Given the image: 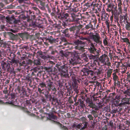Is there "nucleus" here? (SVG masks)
I'll list each match as a JSON object with an SVG mask.
<instances>
[{
  "label": "nucleus",
  "instance_id": "nucleus-1",
  "mask_svg": "<svg viewBox=\"0 0 130 130\" xmlns=\"http://www.w3.org/2000/svg\"><path fill=\"white\" fill-rule=\"evenodd\" d=\"M72 19L69 18L67 21L69 22H73L75 23L76 25L79 24L78 25H75L70 27L69 29L70 31L72 32L73 35V37L76 39L78 38L80 36V34H82L86 35V33H84V32H80V29L83 27V25L80 24L82 23V22L80 18L71 15Z\"/></svg>",
  "mask_w": 130,
  "mask_h": 130
},
{
  "label": "nucleus",
  "instance_id": "nucleus-2",
  "mask_svg": "<svg viewBox=\"0 0 130 130\" xmlns=\"http://www.w3.org/2000/svg\"><path fill=\"white\" fill-rule=\"evenodd\" d=\"M56 67L59 71L62 77L66 78H70L73 81L76 80L75 79V76L72 73H68V65L65 64L62 66L58 65Z\"/></svg>",
  "mask_w": 130,
  "mask_h": 130
},
{
  "label": "nucleus",
  "instance_id": "nucleus-3",
  "mask_svg": "<svg viewBox=\"0 0 130 130\" xmlns=\"http://www.w3.org/2000/svg\"><path fill=\"white\" fill-rule=\"evenodd\" d=\"M24 13L25 14H26L27 15V22L28 26L33 27H36L37 25L33 20L35 19L36 17L34 12L29 10L28 11H25Z\"/></svg>",
  "mask_w": 130,
  "mask_h": 130
},
{
  "label": "nucleus",
  "instance_id": "nucleus-4",
  "mask_svg": "<svg viewBox=\"0 0 130 130\" xmlns=\"http://www.w3.org/2000/svg\"><path fill=\"white\" fill-rule=\"evenodd\" d=\"M85 62H88V58L86 57H84L80 58L79 56L76 55H74L71 57L69 60V62L72 65H76L77 63L82 62L81 61Z\"/></svg>",
  "mask_w": 130,
  "mask_h": 130
},
{
  "label": "nucleus",
  "instance_id": "nucleus-5",
  "mask_svg": "<svg viewBox=\"0 0 130 130\" xmlns=\"http://www.w3.org/2000/svg\"><path fill=\"white\" fill-rule=\"evenodd\" d=\"M86 105L87 109L89 110L91 108L92 110H95L97 111L102 108L103 105L101 104L98 103L96 105L94 103L93 101L89 98H88L86 100Z\"/></svg>",
  "mask_w": 130,
  "mask_h": 130
},
{
  "label": "nucleus",
  "instance_id": "nucleus-6",
  "mask_svg": "<svg viewBox=\"0 0 130 130\" xmlns=\"http://www.w3.org/2000/svg\"><path fill=\"white\" fill-rule=\"evenodd\" d=\"M105 53L106 54H102L99 57H98V60L100 62V64L101 63L103 65L107 66L109 67L111 66V63L107 55L108 52L106 51Z\"/></svg>",
  "mask_w": 130,
  "mask_h": 130
},
{
  "label": "nucleus",
  "instance_id": "nucleus-7",
  "mask_svg": "<svg viewBox=\"0 0 130 130\" xmlns=\"http://www.w3.org/2000/svg\"><path fill=\"white\" fill-rule=\"evenodd\" d=\"M9 61H7L6 62H3L1 64L2 69L5 71H6L10 73L13 75L15 74V71L13 67L11 68L10 64L9 63Z\"/></svg>",
  "mask_w": 130,
  "mask_h": 130
},
{
  "label": "nucleus",
  "instance_id": "nucleus-8",
  "mask_svg": "<svg viewBox=\"0 0 130 130\" xmlns=\"http://www.w3.org/2000/svg\"><path fill=\"white\" fill-rule=\"evenodd\" d=\"M46 87V86L45 83L41 81L40 82L38 85V91L40 94H44L46 99H48L49 96V92L44 88Z\"/></svg>",
  "mask_w": 130,
  "mask_h": 130
},
{
  "label": "nucleus",
  "instance_id": "nucleus-9",
  "mask_svg": "<svg viewBox=\"0 0 130 130\" xmlns=\"http://www.w3.org/2000/svg\"><path fill=\"white\" fill-rule=\"evenodd\" d=\"M74 43L77 45L74 47L75 49L82 51H83L85 48L84 46L86 45V42L77 39L74 41Z\"/></svg>",
  "mask_w": 130,
  "mask_h": 130
},
{
  "label": "nucleus",
  "instance_id": "nucleus-10",
  "mask_svg": "<svg viewBox=\"0 0 130 130\" xmlns=\"http://www.w3.org/2000/svg\"><path fill=\"white\" fill-rule=\"evenodd\" d=\"M10 55L11 56H12V57H11L13 59L11 60V61H9V63L12 66V67H13L14 68V67H17L18 66L19 61L17 59H14L15 56V55L14 53H11Z\"/></svg>",
  "mask_w": 130,
  "mask_h": 130
},
{
  "label": "nucleus",
  "instance_id": "nucleus-11",
  "mask_svg": "<svg viewBox=\"0 0 130 130\" xmlns=\"http://www.w3.org/2000/svg\"><path fill=\"white\" fill-rule=\"evenodd\" d=\"M40 75V73L39 72L37 73L36 71H35V69L34 70V72H32L31 75L29 74H28L26 76V79L28 80V82H31V77L32 76H35V77L39 76Z\"/></svg>",
  "mask_w": 130,
  "mask_h": 130
},
{
  "label": "nucleus",
  "instance_id": "nucleus-12",
  "mask_svg": "<svg viewBox=\"0 0 130 130\" xmlns=\"http://www.w3.org/2000/svg\"><path fill=\"white\" fill-rule=\"evenodd\" d=\"M92 39L93 41L97 44H101L102 42L100 40L101 38L99 34L96 33L95 35H92Z\"/></svg>",
  "mask_w": 130,
  "mask_h": 130
},
{
  "label": "nucleus",
  "instance_id": "nucleus-13",
  "mask_svg": "<svg viewBox=\"0 0 130 130\" xmlns=\"http://www.w3.org/2000/svg\"><path fill=\"white\" fill-rule=\"evenodd\" d=\"M107 8L106 9L107 11L110 12H111L112 14L113 13V11L114 10H116L117 9V5L116 4V5L113 4H108L107 6Z\"/></svg>",
  "mask_w": 130,
  "mask_h": 130
},
{
  "label": "nucleus",
  "instance_id": "nucleus-14",
  "mask_svg": "<svg viewBox=\"0 0 130 130\" xmlns=\"http://www.w3.org/2000/svg\"><path fill=\"white\" fill-rule=\"evenodd\" d=\"M69 14L65 12H61L60 14H58L56 16L57 18L61 20L64 19H66L67 17H68Z\"/></svg>",
  "mask_w": 130,
  "mask_h": 130
},
{
  "label": "nucleus",
  "instance_id": "nucleus-15",
  "mask_svg": "<svg viewBox=\"0 0 130 130\" xmlns=\"http://www.w3.org/2000/svg\"><path fill=\"white\" fill-rule=\"evenodd\" d=\"M88 58L89 59L91 60V61H93V63L98 64L99 66L100 65V62L98 60V57H96L95 55L90 54L89 55Z\"/></svg>",
  "mask_w": 130,
  "mask_h": 130
},
{
  "label": "nucleus",
  "instance_id": "nucleus-16",
  "mask_svg": "<svg viewBox=\"0 0 130 130\" xmlns=\"http://www.w3.org/2000/svg\"><path fill=\"white\" fill-rule=\"evenodd\" d=\"M6 18L7 22L9 24L14 23L15 24L20 22L19 21L16 20L15 18L14 17H6Z\"/></svg>",
  "mask_w": 130,
  "mask_h": 130
},
{
  "label": "nucleus",
  "instance_id": "nucleus-17",
  "mask_svg": "<svg viewBox=\"0 0 130 130\" xmlns=\"http://www.w3.org/2000/svg\"><path fill=\"white\" fill-rule=\"evenodd\" d=\"M65 10H68L69 11H74L75 9L72 6V4L71 2H68L67 3V5H65L64 8Z\"/></svg>",
  "mask_w": 130,
  "mask_h": 130
},
{
  "label": "nucleus",
  "instance_id": "nucleus-18",
  "mask_svg": "<svg viewBox=\"0 0 130 130\" xmlns=\"http://www.w3.org/2000/svg\"><path fill=\"white\" fill-rule=\"evenodd\" d=\"M46 88H47L48 91H50L53 88V83L50 79H48L46 81Z\"/></svg>",
  "mask_w": 130,
  "mask_h": 130
},
{
  "label": "nucleus",
  "instance_id": "nucleus-19",
  "mask_svg": "<svg viewBox=\"0 0 130 130\" xmlns=\"http://www.w3.org/2000/svg\"><path fill=\"white\" fill-rule=\"evenodd\" d=\"M121 102L123 104H130V97L128 98L127 96L125 95V97L122 98Z\"/></svg>",
  "mask_w": 130,
  "mask_h": 130
},
{
  "label": "nucleus",
  "instance_id": "nucleus-20",
  "mask_svg": "<svg viewBox=\"0 0 130 130\" xmlns=\"http://www.w3.org/2000/svg\"><path fill=\"white\" fill-rule=\"evenodd\" d=\"M37 54L38 55H39L40 57L42 59H47L48 58H50L51 57L49 55H44L41 51L37 52Z\"/></svg>",
  "mask_w": 130,
  "mask_h": 130
},
{
  "label": "nucleus",
  "instance_id": "nucleus-21",
  "mask_svg": "<svg viewBox=\"0 0 130 130\" xmlns=\"http://www.w3.org/2000/svg\"><path fill=\"white\" fill-rule=\"evenodd\" d=\"M102 16H101V20L102 21H104L105 20H107L109 19V14L107 13H106L105 11H102Z\"/></svg>",
  "mask_w": 130,
  "mask_h": 130
},
{
  "label": "nucleus",
  "instance_id": "nucleus-22",
  "mask_svg": "<svg viewBox=\"0 0 130 130\" xmlns=\"http://www.w3.org/2000/svg\"><path fill=\"white\" fill-rule=\"evenodd\" d=\"M113 12V13L112 14L114 17L115 21V22H118L119 20V15L120 13L118 12L117 9L116 10H114Z\"/></svg>",
  "mask_w": 130,
  "mask_h": 130
},
{
  "label": "nucleus",
  "instance_id": "nucleus-23",
  "mask_svg": "<svg viewBox=\"0 0 130 130\" xmlns=\"http://www.w3.org/2000/svg\"><path fill=\"white\" fill-rule=\"evenodd\" d=\"M102 5V4L101 3L99 4L98 3H97L93 5V10H95L97 11H101V7Z\"/></svg>",
  "mask_w": 130,
  "mask_h": 130
},
{
  "label": "nucleus",
  "instance_id": "nucleus-24",
  "mask_svg": "<svg viewBox=\"0 0 130 130\" xmlns=\"http://www.w3.org/2000/svg\"><path fill=\"white\" fill-rule=\"evenodd\" d=\"M40 4L39 5V8L42 10H45V7H46V3L43 1H41L39 3Z\"/></svg>",
  "mask_w": 130,
  "mask_h": 130
},
{
  "label": "nucleus",
  "instance_id": "nucleus-25",
  "mask_svg": "<svg viewBox=\"0 0 130 130\" xmlns=\"http://www.w3.org/2000/svg\"><path fill=\"white\" fill-rule=\"evenodd\" d=\"M76 105H79L80 107L83 108L86 106L85 104L84 103V101L81 99H79L78 100L76 103Z\"/></svg>",
  "mask_w": 130,
  "mask_h": 130
},
{
  "label": "nucleus",
  "instance_id": "nucleus-26",
  "mask_svg": "<svg viewBox=\"0 0 130 130\" xmlns=\"http://www.w3.org/2000/svg\"><path fill=\"white\" fill-rule=\"evenodd\" d=\"M18 91L19 94V95L20 97L23 98L26 95V91L23 88L21 90H19Z\"/></svg>",
  "mask_w": 130,
  "mask_h": 130
},
{
  "label": "nucleus",
  "instance_id": "nucleus-27",
  "mask_svg": "<svg viewBox=\"0 0 130 130\" xmlns=\"http://www.w3.org/2000/svg\"><path fill=\"white\" fill-rule=\"evenodd\" d=\"M93 71L94 75L95 77L99 76L102 73V70L100 69L95 68Z\"/></svg>",
  "mask_w": 130,
  "mask_h": 130
},
{
  "label": "nucleus",
  "instance_id": "nucleus-28",
  "mask_svg": "<svg viewBox=\"0 0 130 130\" xmlns=\"http://www.w3.org/2000/svg\"><path fill=\"white\" fill-rule=\"evenodd\" d=\"M69 30L68 28H66L63 30H61V32L64 34V36L68 38L70 37V34L69 32Z\"/></svg>",
  "mask_w": 130,
  "mask_h": 130
},
{
  "label": "nucleus",
  "instance_id": "nucleus-29",
  "mask_svg": "<svg viewBox=\"0 0 130 130\" xmlns=\"http://www.w3.org/2000/svg\"><path fill=\"white\" fill-rule=\"evenodd\" d=\"M47 40H48V42L52 44L54 42H55L56 40L54 39L52 36L48 37L46 39Z\"/></svg>",
  "mask_w": 130,
  "mask_h": 130
},
{
  "label": "nucleus",
  "instance_id": "nucleus-30",
  "mask_svg": "<svg viewBox=\"0 0 130 130\" xmlns=\"http://www.w3.org/2000/svg\"><path fill=\"white\" fill-rule=\"evenodd\" d=\"M87 76H88L92 78V77H95L94 75V73L93 71L91 70H89Z\"/></svg>",
  "mask_w": 130,
  "mask_h": 130
},
{
  "label": "nucleus",
  "instance_id": "nucleus-31",
  "mask_svg": "<svg viewBox=\"0 0 130 130\" xmlns=\"http://www.w3.org/2000/svg\"><path fill=\"white\" fill-rule=\"evenodd\" d=\"M96 49L95 48L90 47L88 48V50L91 53L95 54L96 52Z\"/></svg>",
  "mask_w": 130,
  "mask_h": 130
},
{
  "label": "nucleus",
  "instance_id": "nucleus-32",
  "mask_svg": "<svg viewBox=\"0 0 130 130\" xmlns=\"http://www.w3.org/2000/svg\"><path fill=\"white\" fill-rule=\"evenodd\" d=\"M120 38L122 42H125L127 44L130 43V42H129V40L127 38H123L122 37H121Z\"/></svg>",
  "mask_w": 130,
  "mask_h": 130
},
{
  "label": "nucleus",
  "instance_id": "nucleus-33",
  "mask_svg": "<svg viewBox=\"0 0 130 130\" xmlns=\"http://www.w3.org/2000/svg\"><path fill=\"white\" fill-rule=\"evenodd\" d=\"M92 110V111L90 113L94 117L96 118L98 116V114L97 112L94 110Z\"/></svg>",
  "mask_w": 130,
  "mask_h": 130
},
{
  "label": "nucleus",
  "instance_id": "nucleus-34",
  "mask_svg": "<svg viewBox=\"0 0 130 130\" xmlns=\"http://www.w3.org/2000/svg\"><path fill=\"white\" fill-rule=\"evenodd\" d=\"M112 78L113 81L115 82V84H116V81H117V80H118V77L116 75V72H114L112 74Z\"/></svg>",
  "mask_w": 130,
  "mask_h": 130
},
{
  "label": "nucleus",
  "instance_id": "nucleus-35",
  "mask_svg": "<svg viewBox=\"0 0 130 130\" xmlns=\"http://www.w3.org/2000/svg\"><path fill=\"white\" fill-rule=\"evenodd\" d=\"M113 69H109L107 70V78H109L111 76V74L112 72Z\"/></svg>",
  "mask_w": 130,
  "mask_h": 130
},
{
  "label": "nucleus",
  "instance_id": "nucleus-36",
  "mask_svg": "<svg viewBox=\"0 0 130 130\" xmlns=\"http://www.w3.org/2000/svg\"><path fill=\"white\" fill-rule=\"evenodd\" d=\"M93 25L91 24V22H90L89 24H88L85 26V28L87 29H88L90 28L91 29H93Z\"/></svg>",
  "mask_w": 130,
  "mask_h": 130
},
{
  "label": "nucleus",
  "instance_id": "nucleus-37",
  "mask_svg": "<svg viewBox=\"0 0 130 130\" xmlns=\"http://www.w3.org/2000/svg\"><path fill=\"white\" fill-rule=\"evenodd\" d=\"M115 107L114 109H113L111 110V113H115L119 111L118 110L119 108L115 104Z\"/></svg>",
  "mask_w": 130,
  "mask_h": 130
},
{
  "label": "nucleus",
  "instance_id": "nucleus-38",
  "mask_svg": "<svg viewBox=\"0 0 130 130\" xmlns=\"http://www.w3.org/2000/svg\"><path fill=\"white\" fill-rule=\"evenodd\" d=\"M89 70L87 68H84L82 70V72H83V75L87 76L88 73V72Z\"/></svg>",
  "mask_w": 130,
  "mask_h": 130
},
{
  "label": "nucleus",
  "instance_id": "nucleus-39",
  "mask_svg": "<svg viewBox=\"0 0 130 130\" xmlns=\"http://www.w3.org/2000/svg\"><path fill=\"white\" fill-rule=\"evenodd\" d=\"M32 9L36 11L35 12L38 15L40 14V12L38 8L35 7H32Z\"/></svg>",
  "mask_w": 130,
  "mask_h": 130
},
{
  "label": "nucleus",
  "instance_id": "nucleus-40",
  "mask_svg": "<svg viewBox=\"0 0 130 130\" xmlns=\"http://www.w3.org/2000/svg\"><path fill=\"white\" fill-rule=\"evenodd\" d=\"M119 99L120 97L119 96L116 95L114 100V102H116L117 104H119L120 101Z\"/></svg>",
  "mask_w": 130,
  "mask_h": 130
},
{
  "label": "nucleus",
  "instance_id": "nucleus-41",
  "mask_svg": "<svg viewBox=\"0 0 130 130\" xmlns=\"http://www.w3.org/2000/svg\"><path fill=\"white\" fill-rule=\"evenodd\" d=\"M49 118L50 119H54L57 118V117L55 116L53 113H51L49 115Z\"/></svg>",
  "mask_w": 130,
  "mask_h": 130
},
{
  "label": "nucleus",
  "instance_id": "nucleus-42",
  "mask_svg": "<svg viewBox=\"0 0 130 130\" xmlns=\"http://www.w3.org/2000/svg\"><path fill=\"white\" fill-rule=\"evenodd\" d=\"M74 83L73 84V88L74 89H77L78 86V84L77 83V81L75 80L73 81Z\"/></svg>",
  "mask_w": 130,
  "mask_h": 130
},
{
  "label": "nucleus",
  "instance_id": "nucleus-43",
  "mask_svg": "<svg viewBox=\"0 0 130 130\" xmlns=\"http://www.w3.org/2000/svg\"><path fill=\"white\" fill-rule=\"evenodd\" d=\"M97 65H98V64H96L95 63H93V64H92L91 66H90V68L91 69H92L93 70L94 69H95V68H96V66Z\"/></svg>",
  "mask_w": 130,
  "mask_h": 130
},
{
  "label": "nucleus",
  "instance_id": "nucleus-44",
  "mask_svg": "<svg viewBox=\"0 0 130 130\" xmlns=\"http://www.w3.org/2000/svg\"><path fill=\"white\" fill-rule=\"evenodd\" d=\"M19 17L20 19H21L23 20H26L27 21V16H25L24 14H21L20 15Z\"/></svg>",
  "mask_w": 130,
  "mask_h": 130
},
{
  "label": "nucleus",
  "instance_id": "nucleus-45",
  "mask_svg": "<svg viewBox=\"0 0 130 130\" xmlns=\"http://www.w3.org/2000/svg\"><path fill=\"white\" fill-rule=\"evenodd\" d=\"M26 102L27 104L28 105H30L31 103H34L33 101L31 99L29 100H26Z\"/></svg>",
  "mask_w": 130,
  "mask_h": 130
},
{
  "label": "nucleus",
  "instance_id": "nucleus-46",
  "mask_svg": "<svg viewBox=\"0 0 130 130\" xmlns=\"http://www.w3.org/2000/svg\"><path fill=\"white\" fill-rule=\"evenodd\" d=\"M124 94L130 96V89H127L124 92Z\"/></svg>",
  "mask_w": 130,
  "mask_h": 130
},
{
  "label": "nucleus",
  "instance_id": "nucleus-47",
  "mask_svg": "<svg viewBox=\"0 0 130 130\" xmlns=\"http://www.w3.org/2000/svg\"><path fill=\"white\" fill-rule=\"evenodd\" d=\"M125 28L126 30H130V23L126 24Z\"/></svg>",
  "mask_w": 130,
  "mask_h": 130
},
{
  "label": "nucleus",
  "instance_id": "nucleus-48",
  "mask_svg": "<svg viewBox=\"0 0 130 130\" xmlns=\"http://www.w3.org/2000/svg\"><path fill=\"white\" fill-rule=\"evenodd\" d=\"M107 38L106 37L103 40V43L105 46L107 45L108 42L107 40Z\"/></svg>",
  "mask_w": 130,
  "mask_h": 130
},
{
  "label": "nucleus",
  "instance_id": "nucleus-49",
  "mask_svg": "<svg viewBox=\"0 0 130 130\" xmlns=\"http://www.w3.org/2000/svg\"><path fill=\"white\" fill-rule=\"evenodd\" d=\"M19 36L22 38H23L25 37L26 34L23 33H19Z\"/></svg>",
  "mask_w": 130,
  "mask_h": 130
},
{
  "label": "nucleus",
  "instance_id": "nucleus-50",
  "mask_svg": "<svg viewBox=\"0 0 130 130\" xmlns=\"http://www.w3.org/2000/svg\"><path fill=\"white\" fill-rule=\"evenodd\" d=\"M34 63L37 65H40L41 63L39 60H35L34 61Z\"/></svg>",
  "mask_w": 130,
  "mask_h": 130
},
{
  "label": "nucleus",
  "instance_id": "nucleus-51",
  "mask_svg": "<svg viewBox=\"0 0 130 130\" xmlns=\"http://www.w3.org/2000/svg\"><path fill=\"white\" fill-rule=\"evenodd\" d=\"M79 37V39L82 40H85L88 41H90V40H89L88 38H87L84 37L82 36L80 37V36Z\"/></svg>",
  "mask_w": 130,
  "mask_h": 130
},
{
  "label": "nucleus",
  "instance_id": "nucleus-52",
  "mask_svg": "<svg viewBox=\"0 0 130 130\" xmlns=\"http://www.w3.org/2000/svg\"><path fill=\"white\" fill-rule=\"evenodd\" d=\"M92 99H93V100L95 101H99V98L98 97L95 96V95L92 96Z\"/></svg>",
  "mask_w": 130,
  "mask_h": 130
},
{
  "label": "nucleus",
  "instance_id": "nucleus-53",
  "mask_svg": "<svg viewBox=\"0 0 130 130\" xmlns=\"http://www.w3.org/2000/svg\"><path fill=\"white\" fill-rule=\"evenodd\" d=\"M10 97L12 99H14L15 97V95L14 93L12 92L10 94Z\"/></svg>",
  "mask_w": 130,
  "mask_h": 130
},
{
  "label": "nucleus",
  "instance_id": "nucleus-54",
  "mask_svg": "<svg viewBox=\"0 0 130 130\" xmlns=\"http://www.w3.org/2000/svg\"><path fill=\"white\" fill-rule=\"evenodd\" d=\"M120 81H119L118 80H117V81H116V84L115 83V81L114 82L113 84L114 86H116V85H117V86H119L120 85Z\"/></svg>",
  "mask_w": 130,
  "mask_h": 130
},
{
  "label": "nucleus",
  "instance_id": "nucleus-55",
  "mask_svg": "<svg viewBox=\"0 0 130 130\" xmlns=\"http://www.w3.org/2000/svg\"><path fill=\"white\" fill-rule=\"evenodd\" d=\"M61 55L63 57H66L68 56V54H67L65 52H61Z\"/></svg>",
  "mask_w": 130,
  "mask_h": 130
},
{
  "label": "nucleus",
  "instance_id": "nucleus-56",
  "mask_svg": "<svg viewBox=\"0 0 130 130\" xmlns=\"http://www.w3.org/2000/svg\"><path fill=\"white\" fill-rule=\"evenodd\" d=\"M3 92L5 94H6L8 93V91L7 90V87H5L4 89V90L3 91Z\"/></svg>",
  "mask_w": 130,
  "mask_h": 130
},
{
  "label": "nucleus",
  "instance_id": "nucleus-57",
  "mask_svg": "<svg viewBox=\"0 0 130 130\" xmlns=\"http://www.w3.org/2000/svg\"><path fill=\"white\" fill-rule=\"evenodd\" d=\"M87 117L90 120H93L94 118V117L92 116V115L89 114L87 116Z\"/></svg>",
  "mask_w": 130,
  "mask_h": 130
},
{
  "label": "nucleus",
  "instance_id": "nucleus-58",
  "mask_svg": "<svg viewBox=\"0 0 130 130\" xmlns=\"http://www.w3.org/2000/svg\"><path fill=\"white\" fill-rule=\"evenodd\" d=\"M120 21L119 22L120 23H121L122 22V20L124 19V17L123 15H120L119 16Z\"/></svg>",
  "mask_w": 130,
  "mask_h": 130
},
{
  "label": "nucleus",
  "instance_id": "nucleus-59",
  "mask_svg": "<svg viewBox=\"0 0 130 130\" xmlns=\"http://www.w3.org/2000/svg\"><path fill=\"white\" fill-rule=\"evenodd\" d=\"M26 112L28 115L31 116H34L35 115L34 114L31 113L29 112V111H27Z\"/></svg>",
  "mask_w": 130,
  "mask_h": 130
},
{
  "label": "nucleus",
  "instance_id": "nucleus-60",
  "mask_svg": "<svg viewBox=\"0 0 130 130\" xmlns=\"http://www.w3.org/2000/svg\"><path fill=\"white\" fill-rule=\"evenodd\" d=\"M34 80L36 81L39 84L40 83V82L41 81L40 79L37 77L34 78Z\"/></svg>",
  "mask_w": 130,
  "mask_h": 130
},
{
  "label": "nucleus",
  "instance_id": "nucleus-61",
  "mask_svg": "<svg viewBox=\"0 0 130 130\" xmlns=\"http://www.w3.org/2000/svg\"><path fill=\"white\" fill-rule=\"evenodd\" d=\"M21 63L23 65V67H21V68L22 69L25 68V67L26 66V64L25 62V61H23Z\"/></svg>",
  "mask_w": 130,
  "mask_h": 130
},
{
  "label": "nucleus",
  "instance_id": "nucleus-62",
  "mask_svg": "<svg viewBox=\"0 0 130 130\" xmlns=\"http://www.w3.org/2000/svg\"><path fill=\"white\" fill-rule=\"evenodd\" d=\"M102 1L104 3H105L106 4H107L108 3L110 2V0H102Z\"/></svg>",
  "mask_w": 130,
  "mask_h": 130
},
{
  "label": "nucleus",
  "instance_id": "nucleus-63",
  "mask_svg": "<svg viewBox=\"0 0 130 130\" xmlns=\"http://www.w3.org/2000/svg\"><path fill=\"white\" fill-rule=\"evenodd\" d=\"M110 97H112V98L113 99H114V98H115V97L116 96H115V93H110Z\"/></svg>",
  "mask_w": 130,
  "mask_h": 130
},
{
  "label": "nucleus",
  "instance_id": "nucleus-64",
  "mask_svg": "<svg viewBox=\"0 0 130 130\" xmlns=\"http://www.w3.org/2000/svg\"><path fill=\"white\" fill-rule=\"evenodd\" d=\"M126 74H127V78L128 79H130V70L129 71L127 72Z\"/></svg>",
  "mask_w": 130,
  "mask_h": 130
}]
</instances>
